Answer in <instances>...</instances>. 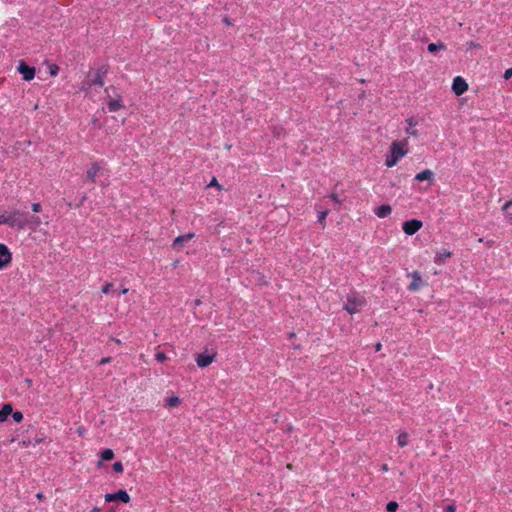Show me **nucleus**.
Here are the masks:
<instances>
[{"mask_svg": "<svg viewBox=\"0 0 512 512\" xmlns=\"http://www.w3.org/2000/svg\"><path fill=\"white\" fill-rule=\"evenodd\" d=\"M1 223L11 228L22 230L29 224L28 215L18 209L5 211L1 214Z\"/></svg>", "mask_w": 512, "mask_h": 512, "instance_id": "1", "label": "nucleus"}, {"mask_svg": "<svg viewBox=\"0 0 512 512\" xmlns=\"http://www.w3.org/2000/svg\"><path fill=\"white\" fill-rule=\"evenodd\" d=\"M406 145V141H393L391 143L390 153L389 155L386 156L385 159V165L388 168L395 166L398 163V161L408 153V150L405 148Z\"/></svg>", "mask_w": 512, "mask_h": 512, "instance_id": "2", "label": "nucleus"}, {"mask_svg": "<svg viewBox=\"0 0 512 512\" xmlns=\"http://www.w3.org/2000/svg\"><path fill=\"white\" fill-rule=\"evenodd\" d=\"M366 305V299L364 296L357 292H350L347 295V301L343 306V309L349 314L353 315L359 313Z\"/></svg>", "mask_w": 512, "mask_h": 512, "instance_id": "3", "label": "nucleus"}, {"mask_svg": "<svg viewBox=\"0 0 512 512\" xmlns=\"http://www.w3.org/2000/svg\"><path fill=\"white\" fill-rule=\"evenodd\" d=\"M423 226L422 221L418 219H412L403 223L402 229L406 235L412 236L418 232Z\"/></svg>", "mask_w": 512, "mask_h": 512, "instance_id": "4", "label": "nucleus"}, {"mask_svg": "<svg viewBox=\"0 0 512 512\" xmlns=\"http://www.w3.org/2000/svg\"><path fill=\"white\" fill-rule=\"evenodd\" d=\"M106 502L120 501L122 503H129L130 496L126 490H118L115 493H108L104 496Z\"/></svg>", "mask_w": 512, "mask_h": 512, "instance_id": "5", "label": "nucleus"}, {"mask_svg": "<svg viewBox=\"0 0 512 512\" xmlns=\"http://www.w3.org/2000/svg\"><path fill=\"white\" fill-rule=\"evenodd\" d=\"M17 70L25 81H31L35 77V68L28 66L23 60L19 61Z\"/></svg>", "mask_w": 512, "mask_h": 512, "instance_id": "6", "label": "nucleus"}, {"mask_svg": "<svg viewBox=\"0 0 512 512\" xmlns=\"http://www.w3.org/2000/svg\"><path fill=\"white\" fill-rule=\"evenodd\" d=\"M12 261V254L7 245L0 243V270Z\"/></svg>", "mask_w": 512, "mask_h": 512, "instance_id": "7", "label": "nucleus"}, {"mask_svg": "<svg viewBox=\"0 0 512 512\" xmlns=\"http://www.w3.org/2000/svg\"><path fill=\"white\" fill-rule=\"evenodd\" d=\"M467 89L468 84L462 77L457 76L454 78L452 83V90L455 93V95L460 96L464 94L467 91Z\"/></svg>", "mask_w": 512, "mask_h": 512, "instance_id": "8", "label": "nucleus"}, {"mask_svg": "<svg viewBox=\"0 0 512 512\" xmlns=\"http://www.w3.org/2000/svg\"><path fill=\"white\" fill-rule=\"evenodd\" d=\"M215 358H216L215 353L214 354L201 353V354L196 355L195 361H196V364L198 367L205 368V367L209 366L210 364H212L214 362Z\"/></svg>", "mask_w": 512, "mask_h": 512, "instance_id": "9", "label": "nucleus"}, {"mask_svg": "<svg viewBox=\"0 0 512 512\" xmlns=\"http://www.w3.org/2000/svg\"><path fill=\"white\" fill-rule=\"evenodd\" d=\"M195 237V234L190 232L184 235H180L176 237L172 243V248L175 250H180L184 243L190 241Z\"/></svg>", "mask_w": 512, "mask_h": 512, "instance_id": "10", "label": "nucleus"}, {"mask_svg": "<svg viewBox=\"0 0 512 512\" xmlns=\"http://www.w3.org/2000/svg\"><path fill=\"white\" fill-rule=\"evenodd\" d=\"M411 277L412 282L409 284L408 289L413 292L418 291L423 284L422 277L418 271L412 272Z\"/></svg>", "mask_w": 512, "mask_h": 512, "instance_id": "11", "label": "nucleus"}, {"mask_svg": "<svg viewBox=\"0 0 512 512\" xmlns=\"http://www.w3.org/2000/svg\"><path fill=\"white\" fill-rule=\"evenodd\" d=\"M452 253L449 250L441 249L436 252L434 257V262L438 265H442L445 263L446 259L450 258Z\"/></svg>", "mask_w": 512, "mask_h": 512, "instance_id": "12", "label": "nucleus"}, {"mask_svg": "<svg viewBox=\"0 0 512 512\" xmlns=\"http://www.w3.org/2000/svg\"><path fill=\"white\" fill-rule=\"evenodd\" d=\"M392 212V207L389 204H383L374 209V213L379 218H385Z\"/></svg>", "mask_w": 512, "mask_h": 512, "instance_id": "13", "label": "nucleus"}, {"mask_svg": "<svg viewBox=\"0 0 512 512\" xmlns=\"http://www.w3.org/2000/svg\"><path fill=\"white\" fill-rule=\"evenodd\" d=\"M434 173L429 169H425L415 175V180L418 182L422 181H433Z\"/></svg>", "mask_w": 512, "mask_h": 512, "instance_id": "14", "label": "nucleus"}, {"mask_svg": "<svg viewBox=\"0 0 512 512\" xmlns=\"http://www.w3.org/2000/svg\"><path fill=\"white\" fill-rule=\"evenodd\" d=\"M107 107L110 112H115L121 109L123 107L121 97H118L117 99L109 98L107 101Z\"/></svg>", "mask_w": 512, "mask_h": 512, "instance_id": "15", "label": "nucleus"}, {"mask_svg": "<svg viewBox=\"0 0 512 512\" xmlns=\"http://www.w3.org/2000/svg\"><path fill=\"white\" fill-rule=\"evenodd\" d=\"M99 171H100L99 164L93 163L86 173L87 179L90 182L94 183L96 181V176L99 173Z\"/></svg>", "mask_w": 512, "mask_h": 512, "instance_id": "16", "label": "nucleus"}, {"mask_svg": "<svg viewBox=\"0 0 512 512\" xmlns=\"http://www.w3.org/2000/svg\"><path fill=\"white\" fill-rule=\"evenodd\" d=\"M408 127L406 128V133L411 136H417V130L415 129V126L417 124V121L414 118H409L406 120Z\"/></svg>", "mask_w": 512, "mask_h": 512, "instance_id": "17", "label": "nucleus"}, {"mask_svg": "<svg viewBox=\"0 0 512 512\" xmlns=\"http://www.w3.org/2000/svg\"><path fill=\"white\" fill-rule=\"evenodd\" d=\"M106 71L98 70L95 74L94 79L92 80V85L103 86L104 85V77Z\"/></svg>", "mask_w": 512, "mask_h": 512, "instance_id": "18", "label": "nucleus"}, {"mask_svg": "<svg viewBox=\"0 0 512 512\" xmlns=\"http://www.w3.org/2000/svg\"><path fill=\"white\" fill-rule=\"evenodd\" d=\"M12 413V406L10 404H5L0 410V422H4L7 420L8 416Z\"/></svg>", "mask_w": 512, "mask_h": 512, "instance_id": "19", "label": "nucleus"}, {"mask_svg": "<svg viewBox=\"0 0 512 512\" xmlns=\"http://www.w3.org/2000/svg\"><path fill=\"white\" fill-rule=\"evenodd\" d=\"M446 48L445 44L442 43V42H438V43H430L428 46H427V50L430 52V53H435L436 51L438 50H444Z\"/></svg>", "mask_w": 512, "mask_h": 512, "instance_id": "20", "label": "nucleus"}, {"mask_svg": "<svg viewBox=\"0 0 512 512\" xmlns=\"http://www.w3.org/2000/svg\"><path fill=\"white\" fill-rule=\"evenodd\" d=\"M409 435L407 432H401L397 437V443L400 447H405L408 444Z\"/></svg>", "mask_w": 512, "mask_h": 512, "instance_id": "21", "label": "nucleus"}, {"mask_svg": "<svg viewBox=\"0 0 512 512\" xmlns=\"http://www.w3.org/2000/svg\"><path fill=\"white\" fill-rule=\"evenodd\" d=\"M28 220H29V224L27 226H29L30 228H33V229H36L42 223L39 216H31L30 218H28Z\"/></svg>", "mask_w": 512, "mask_h": 512, "instance_id": "22", "label": "nucleus"}, {"mask_svg": "<svg viewBox=\"0 0 512 512\" xmlns=\"http://www.w3.org/2000/svg\"><path fill=\"white\" fill-rule=\"evenodd\" d=\"M114 457V452L112 449H104L102 452H101V460L102 461H109L111 459H113Z\"/></svg>", "mask_w": 512, "mask_h": 512, "instance_id": "23", "label": "nucleus"}, {"mask_svg": "<svg viewBox=\"0 0 512 512\" xmlns=\"http://www.w3.org/2000/svg\"><path fill=\"white\" fill-rule=\"evenodd\" d=\"M503 211L505 212L506 214V217L508 218V220L512 221V200L511 201H508L506 202L504 205H503Z\"/></svg>", "mask_w": 512, "mask_h": 512, "instance_id": "24", "label": "nucleus"}, {"mask_svg": "<svg viewBox=\"0 0 512 512\" xmlns=\"http://www.w3.org/2000/svg\"><path fill=\"white\" fill-rule=\"evenodd\" d=\"M180 404V399L177 396H172L166 399V405L169 407H177Z\"/></svg>", "mask_w": 512, "mask_h": 512, "instance_id": "25", "label": "nucleus"}, {"mask_svg": "<svg viewBox=\"0 0 512 512\" xmlns=\"http://www.w3.org/2000/svg\"><path fill=\"white\" fill-rule=\"evenodd\" d=\"M328 210H323L318 213V222L325 227L326 225V217L328 215Z\"/></svg>", "mask_w": 512, "mask_h": 512, "instance_id": "26", "label": "nucleus"}, {"mask_svg": "<svg viewBox=\"0 0 512 512\" xmlns=\"http://www.w3.org/2000/svg\"><path fill=\"white\" fill-rule=\"evenodd\" d=\"M386 509H387L388 512H396V510L398 509V503L395 502V501H390L386 505Z\"/></svg>", "mask_w": 512, "mask_h": 512, "instance_id": "27", "label": "nucleus"}, {"mask_svg": "<svg viewBox=\"0 0 512 512\" xmlns=\"http://www.w3.org/2000/svg\"><path fill=\"white\" fill-rule=\"evenodd\" d=\"M466 47H467V50H472V49H481V45L479 43H476L474 41H469L466 43Z\"/></svg>", "mask_w": 512, "mask_h": 512, "instance_id": "28", "label": "nucleus"}, {"mask_svg": "<svg viewBox=\"0 0 512 512\" xmlns=\"http://www.w3.org/2000/svg\"><path fill=\"white\" fill-rule=\"evenodd\" d=\"M12 418L15 422H21L23 420V414L20 411H12Z\"/></svg>", "mask_w": 512, "mask_h": 512, "instance_id": "29", "label": "nucleus"}, {"mask_svg": "<svg viewBox=\"0 0 512 512\" xmlns=\"http://www.w3.org/2000/svg\"><path fill=\"white\" fill-rule=\"evenodd\" d=\"M155 359L159 362H164L167 360V355L164 352H157L155 354Z\"/></svg>", "mask_w": 512, "mask_h": 512, "instance_id": "30", "label": "nucleus"}, {"mask_svg": "<svg viewBox=\"0 0 512 512\" xmlns=\"http://www.w3.org/2000/svg\"><path fill=\"white\" fill-rule=\"evenodd\" d=\"M123 465L121 462H115L113 464V470L116 472V473H122L123 472Z\"/></svg>", "mask_w": 512, "mask_h": 512, "instance_id": "31", "label": "nucleus"}, {"mask_svg": "<svg viewBox=\"0 0 512 512\" xmlns=\"http://www.w3.org/2000/svg\"><path fill=\"white\" fill-rule=\"evenodd\" d=\"M59 72V67L55 64L51 65L49 67V73L51 76H56Z\"/></svg>", "mask_w": 512, "mask_h": 512, "instance_id": "32", "label": "nucleus"}, {"mask_svg": "<svg viewBox=\"0 0 512 512\" xmlns=\"http://www.w3.org/2000/svg\"><path fill=\"white\" fill-rule=\"evenodd\" d=\"M113 284L112 283H106L103 287H102V293L104 294H108L110 291H111V288H112Z\"/></svg>", "mask_w": 512, "mask_h": 512, "instance_id": "33", "label": "nucleus"}, {"mask_svg": "<svg viewBox=\"0 0 512 512\" xmlns=\"http://www.w3.org/2000/svg\"><path fill=\"white\" fill-rule=\"evenodd\" d=\"M208 187H217L218 189H222V186L218 183L216 178L211 180V182L208 184Z\"/></svg>", "mask_w": 512, "mask_h": 512, "instance_id": "34", "label": "nucleus"}, {"mask_svg": "<svg viewBox=\"0 0 512 512\" xmlns=\"http://www.w3.org/2000/svg\"><path fill=\"white\" fill-rule=\"evenodd\" d=\"M41 209H42V206H41V204H40V203H33V204H32V211H33V212L38 213V212H40V211H41Z\"/></svg>", "mask_w": 512, "mask_h": 512, "instance_id": "35", "label": "nucleus"}, {"mask_svg": "<svg viewBox=\"0 0 512 512\" xmlns=\"http://www.w3.org/2000/svg\"><path fill=\"white\" fill-rule=\"evenodd\" d=\"M512 77V68H509L507 69L505 72H504V78L506 80L510 79Z\"/></svg>", "mask_w": 512, "mask_h": 512, "instance_id": "36", "label": "nucleus"}, {"mask_svg": "<svg viewBox=\"0 0 512 512\" xmlns=\"http://www.w3.org/2000/svg\"><path fill=\"white\" fill-rule=\"evenodd\" d=\"M330 198L333 200V202H335V203H337V204H340V203H341V201H340V199H339L338 195H337V194H335V193H332V194L330 195Z\"/></svg>", "mask_w": 512, "mask_h": 512, "instance_id": "37", "label": "nucleus"}, {"mask_svg": "<svg viewBox=\"0 0 512 512\" xmlns=\"http://www.w3.org/2000/svg\"><path fill=\"white\" fill-rule=\"evenodd\" d=\"M444 511L445 512H456V507H455V505H448L445 507Z\"/></svg>", "mask_w": 512, "mask_h": 512, "instance_id": "38", "label": "nucleus"}, {"mask_svg": "<svg viewBox=\"0 0 512 512\" xmlns=\"http://www.w3.org/2000/svg\"><path fill=\"white\" fill-rule=\"evenodd\" d=\"M111 361V357H105V358H102L100 360V365H103V364H106V363H109Z\"/></svg>", "mask_w": 512, "mask_h": 512, "instance_id": "39", "label": "nucleus"}, {"mask_svg": "<svg viewBox=\"0 0 512 512\" xmlns=\"http://www.w3.org/2000/svg\"><path fill=\"white\" fill-rule=\"evenodd\" d=\"M91 122H92V124H93L94 126H96V127H98V128H100V127H101L100 123L98 122V120H97L96 118H93Z\"/></svg>", "mask_w": 512, "mask_h": 512, "instance_id": "40", "label": "nucleus"}, {"mask_svg": "<svg viewBox=\"0 0 512 512\" xmlns=\"http://www.w3.org/2000/svg\"><path fill=\"white\" fill-rule=\"evenodd\" d=\"M380 469H381L382 472H387L389 470L387 464H383Z\"/></svg>", "mask_w": 512, "mask_h": 512, "instance_id": "41", "label": "nucleus"}, {"mask_svg": "<svg viewBox=\"0 0 512 512\" xmlns=\"http://www.w3.org/2000/svg\"><path fill=\"white\" fill-rule=\"evenodd\" d=\"M381 348H382L381 343H377V344L375 345V350H376L377 352H378V351H380V350H381Z\"/></svg>", "mask_w": 512, "mask_h": 512, "instance_id": "42", "label": "nucleus"}, {"mask_svg": "<svg viewBox=\"0 0 512 512\" xmlns=\"http://www.w3.org/2000/svg\"><path fill=\"white\" fill-rule=\"evenodd\" d=\"M36 498L38 500H43L44 499V495L42 493H38V494H36Z\"/></svg>", "mask_w": 512, "mask_h": 512, "instance_id": "43", "label": "nucleus"}, {"mask_svg": "<svg viewBox=\"0 0 512 512\" xmlns=\"http://www.w3.org/2000/svg\"><path fill=\"white\" fill-rule=\"evenodd\" d=\"M224 23L226 25H231L232 24L231 21L229 20V18H227V17L224 18Z\"/></svg>", "mask_w": 512, "mask_h": 512, "instance_id": "44", "label": "nucleus"}, {"mask_svg": "<svg viewBox=\"0 0 512 512\" xmlns=\"http://www.w3.org/2000/svg\"><path fill=\"white\" fill-rule=\"evenodd\" d=\"M128 291H129V289H128V288H123V289L119 292V294H126Z\"/></svg>", "mask_w": 512, "mask_h": 512, "instance_id": "45", "label": "nucleus"}, {"mask_svg": "<svg viewBox=\"0 0 512 512\" xmlns=\"http://www.w3.org/2000/svg\"><path fill=\"white\" fill-rule=\"evenodd\" d=\"M91 512H102V510L99 507H94Z\"/></svg>", "mask_w": 512, "mask_h": 512, "instance_id": "46", "label": "nucleus"}, {"mask_svg": "<svg viewBox=\"0 0 512 512\" xmlns=\"http://www.w3.org/2000/svg\"><path fill=\"white\" fill-rule=\"evenodd\" d=\"M77 432H78V434H79V435H83V433H84V429H82V428H78Z\"/></svg>", "mask_w": 512, "mask_h": 512, "instance_id": "47", "label": "nucleus"}, {"mask_svg": "<svg viewBox=\"0 0 512 512\" xmlns=\"http://www.w3.org/2000/svg\"><path fill=\"white\" fill-rule=\"evenodd\" d=\"M20 444H21L22 446H28V445H29V442L22 441V442H20Z\"/></svg>", "mask_w": 512, "mask_h": 512, "instance_id": "48", "label": "nucleus"}, {"mask_svg": "<svg viewBox=\"0 0 512 512\" xmlns=\"http://www.w3.org/2000/svg\"><path fill=\"white\" fill-rule=\"evenodd\" d=\"M201 304V301L199 299H196L195 300V305H200Z\"/></svg>", "mask_w": 512, "mask_h": 512, "instance_id": "49", "label": "nucleus"}, {"mask_svg": "<svg viewBox=\"0 0 512 512\" xmlns=\"http://www.w3.org/2000/svg\"><path fill=\"white\" fill-rule=\"evenodd\" d=\"M294 336H295V334H294V333H290V334H289V337H290V338H292V337H294Z\"/></svg>", "mask_w": 512, "mask_h": 512, "instance_id": "50", "label": "nucleus"}, {"mask_svg": "<svg viewBox=\"0 0 512 512\" xmlns=\"http://www.w3.org/2000/svg\"><path fill=\"white\" fill-rule=\"evenodd\" d=\"M177 264H178V261L174 262V263H173V266H174V267H176V266H177Z\"/></svg>", "mask_w": 512, "mask_h": 512, "instance_id": "51", "label": "nucleus"}, {"mask_svg": "<svg viewBox=\"0 0 512 512\" xmlns=\"http://www.w3.org/2000/svg\"><path fill=\"white\" fill-rule=\"evenodd\" d=\"M41 441H42V439H37L36 443H40Z\"/></svg>", "mask_w": 512, "mask_h": 512, "instance_id": "52", "label": "nucleus"}, {"mask_svg": "<svg viewBox=\"0 0 512 512\" xmlns=\"http://www.w3.org/2000/svg\"><path fill=\"white\" fill-rule=\"evenodd\" d=\"M275 512H277V510Z\"/></svg>", "mask_w": 512, "mask_h": 512, "instance_id": "53", "label": "nucleus"}]
</instances>
